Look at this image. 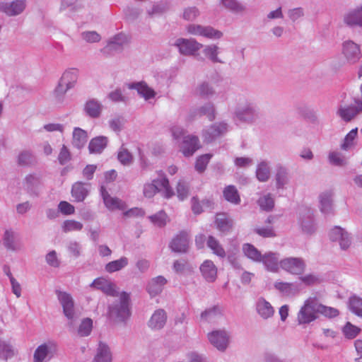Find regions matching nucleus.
<instances>
[{
  "instance_id": "393cba45",
  "label": "nucleus",
  "mask_w": 362,
  "mask_h": 362,
  "mask_svg": "<svg viewBox=\"0 0 362 362\" xmlns=\"http://www.w3.org/2000/svg\"><path fill=\"white\" fill-rule=\"evenodd\" d=\"M200 272L208 282H214L217 277V268L211 260H205L200 266Z\"/></svg>"
},
{
  "instance_id": "603ef678",
  "label": "nucleus",
  "mask_w": 362,
  "mask_h": 362,
  "mask_svg": "<svg viewBox=\"0 0 362 362\" xmlns=\"http://www.w3.org/2000/svg\"><path fill=\"white\" fill-rule=\"evenodd\" d=\"M17 162L19 165L28 166L35 162V156L32 151L25 150L18 154Z\"/></svg>"
},
{
  "instance_id": "a878e982",
  "label": "nucleus",
  "mask_w": 362,
  "mask_h": 362,
  "mask_svg": "<svg viewBox=\"0 0 362 362\" xmlns=\"http://www.w3.org/2000/svg\"><path fill=\"white\" fill-rule=\"evenodd\" d=\"M275 181L276 189H284L290 182V174L288 170L281 165L276 166Z\"/></svg>"
},
{
  "instance_id": "b1692460",
  "label": "nucleus",
  "mask_w": 362,
  "mask_h": 362,
  "mask_svg": "<svg viewBox=\"0 0 362 362\" xmlns=\"http://www.w3.org/2000/svg\"><path fill=\"white\" fill-rule=\"evenodd\" d=\"M83 110L89 117L98 118L103 110V105L96 99H89L85 103Z\"/></svg>"
},
{
  "instance_id": "6ab92c4d",
  "label": "nucleus",
  "mask_w": 362,
  "mask_h": 362,
  "mask_svg": "<svg viewBox=\"0 0 362 362\" xmlns=\"http://www.w3.org/2000/svg\"><path fill=\"white\" fill-rule=\"evenodd\" d=\"M200 147L199 138L196 136L188 135L183 138L181 151L185 156L189 157Z\"/></svg>"
},
{
  "instance_id": "20e7f679",
  "label": "nucleus",
  "mask_w": 362,
  "mask_h": 362,
  "mask_svg": "<svg viewBox=\"0 0 362 362\" xmlns=\"http://www.w3.org/2000/svg\"><path fill=\"white\" fill-rule=\"evenodd\" d=\"M56 293L62 307L63 313L69 320V325L72 327L74 321L78 318L75 312L74 299L69 293L65 291H56Z\"/></svg>"
},
{
  "instance_id": "f3484780",
  "label": "nucleus",
  "mask_w": 362,
  "mask_h": 362,
  "mask_svg": "<svg viewBox=\"0 0 362 362\" xmlns=\"http://www.w3.org/2000/svg\"><path fill=\"white\" fill-rule=\"evenodd\" d=\"M189 233L181 231L170 242V247L175 252H186L189 246Z\"/></svg>"
},
{
  "instance_id": "f704fd0d",
  "label": "nucleus",
  "mask_w": 362,
  "mask_h": 362,
  "mask_svg": "<svg viewBox=\"0 0 362 362\" xmlns=\"http://www.w3.org/2000/svg\"><path fill=\"white\" fill-rule=\"evenodd\" d=\"M257 311L264 319L271 317L274 313L272 305L263 298H259L257 302Z\"/></svg>"
},
{
  "instance_id": "ddd939ff",
  "label": "nucleus",
  "mask_w": 362,
  "mask_h": 362,
  "mask_svg": "<svg viewBox=\"0 0 362 362\" xmlns=\"http://www.w3.org/2000/svg\"><path fill=\"white\" fill-rule=\"evenodd\" d=\"M57 351V346L53 342L45 343L40 345L33 355L34 362H43L47 358H52Z\"/></svg>"
},
{
  "instance_id": "ea45409f",
  "label": "nucleus",
  "mask_w": 362,
  "mask_h": 362,
  "mask_svg": "<svg viewBox=\"0 0 362 362\" xmlns=\"http://www.w3.org/2000/svg\"><path fill=\"white\" fill-rule=\"evenodd\" d=\"M196 93L203 98H209L215 95L216 90L209 82L203 81L197 86Z\"/></svg>"
},
{
  "instance_id": "0e129e2a",
  "label": "nucleus",
  "mask_w": 362,
  "mask_h": 362,
  "mask_svg": "<svg viewBox=\"0 0 362 362\" xmlns=\"http://www.w3.org/2000/svg\"><path fill=\"white\" fill-rule=\"evenodd\" d=\"M83 228V224L75 220H66L63 223L62 229L64 233L81 230Z\"/></svg>"
},
{
  "instance_id": "1a4fd4ad",
  "label": "nucleus",
  "mask_w": 362,
  "mask_h": 362,
  "mask_svg": "<svg viewBox=\"0 0 362 362\" xmlns=\"http://www.w3.org/2000/svg\"><path fill=\"white\" fill-rule=\"evenodd\" d=\"M228 124L226 122H216L203 132V137L206 142L209 143L216 138L223 136L228 131Z\"/></svg>"
},
{
  "instance_id": "473e14b6",
  "label": "nucleus",
  "mask_w": 362,
  "mask_h": 362,
  "mask_svg": "<svg viewBox=\"0 0 362 362\" xmlns=\"http://www.w3.org/2000/svg\"><path fill=\"white\" fill-rule=\"evenodd\" d=\"M86 184L82 182H76L72 185L71 195L76 202H83L89 193V189L86 187Z\"/></svg>"
},
{
  "instance_id": "bf43d9fd",
  "label": "nucleus",
  "mask_w": 362,
  "mask_h": 362,
  "mask_svg": "<svg viewBox=\"0 0 362 362\" xmlns=\"http://www.w3.org/2000/svg\"><path fill=\"white\" fill-rule=\"evenodd\" d=\"M211 157L212 155L210 153L204 154L198 157L195 163L196 170L199 173H203L206 170Z\"/></svg>"
},
{
  "instance_id": "2eb2a0df",
  "label": "nucleus",
  "mask_w": 362,
  "mask_h": 362,
  "mask_svg": "<svg viewBox=\"0 0 362 362\" xmlns=\"http://www.w3.org/2000/svg\"><path fill=\"white\" fill-rule=\"evenodd\" d=\"M206 116L209 121H214L216 118V108L211 102H208L202 106L191 110L189 117L191 119L197 117Z\"/></svg>"
},
{
  "instance_id": "c85d7f7f",
  "label": "nucleus",
  "mask_w": 362,
  "mask_h": 362,
  "mask_svg": "<svg viewBox=\"0 0 362 362\" xmlns=\"http://www.w3.org/2000/svg\"><path fill=\"white\" fill-rule=\"evenodd\" d=\"M215 224L219 231L227 233L232 230L233 221L226 214H218L216 216Z\"/></svg>"
},
{
  "instance_id": "37998d69",
  "label": "nucleus",
  "mask_w": 362,
  "mask_h": 362,
  "mask_svg": "<svg viewBox=\"0 0 362 362\" xmlns=\"http://www.w3.org/2000/svg\"><path fill=\"white\" fill-rule=\"evenodd\" d=\"M320 211L322 213L329 214L332 211V201L331 194L322 193L320 195Z\"/></svg>"
},
{
  "instance_id": "a19ab883",
  "label": "nucleus",
  "mask_w": 362,
  "mask_h": 362,
  "mask_svg": "<svg viewBox=\"0 0 362 362\" xmlns=\"http://www.w3.org/2000/svg\"><path fill=\"white\" fill-rule=\"evenodd\" d=\"M206 245L209 247L214 254L221 258L226 257V252L219 241L212 235H209L206 240Z\"/></svg>"
},
{
  "instance_id": "f8f14e48",
  "label": "nucleus",
  "mask_w": 362,
  "mask_h": 362,
  "mask_svg": "<svg viewBox=\"0 0 362 362\" xmlns=\"http://www.w3.org/2000/svg\"><path fill=\"white\" fill-rule=\"evenodd\" d=\"M229 337V334L225 330H216L208 334L211 344L220 351H224L227 349Z\"/></svg>"
},
{
  "instance_id": "dca6fc26",
  "label": "nucleus",
  "mask_w": 362,
  "mask_h": 362,
  "mask_svg": "<svg viewBox=\"0 0 362 362\" xmlns=\"http://www.w3.org/2000/svg\"><path fill=\"white\" fill-rule=\"evenodd\" d=\"M100 194L103 199L105 206L111 211L115 209L124 210L127 209V205L124 202L117 197H112L106 190L105 187H100Z\"/></svg>"
},
{
  "instance_id": "72a5a7b5",
  "label": "nucleus",
  "mask_w": 362,
  "mask_h": 362,
  "mask_svg": "<svg viewBox=\"0 0 362 362\" xmlns=\"http://www.w3.org/2000/svg\"><path fill=\"white\" fill-rule=\"evenodd\" d=\"M112 354L109 346L103 343L100 342L97 349L96 354L93 362H111Z\"/></svg>"
},
{
  "instance_id": "2f4dec72",
  "label": "nucleus",
  "mask_w": 362,
  "mask_h": 362,
  "mask_svg": "<svg viewBox=\"0 0 362 362\" xmlns=\"http://www.w3.org/2000/svg\"><path fill=\"white\" fill-rule=\"evenodd\" d=\"M87 141L88 134L86 131L79 127H75L73 131L72 145L78 149H81L85 146Z\"/></svg>"
},
{
  "instance_id": "412c9836",
  "label": "nucleus",
  "mask_w": 362,
  "mask_h": 362,
  "mask_svg": "<svg viewBox=\"0 0 362 362\" xmlns=\"http://www.w3.org/2000/svg\"><path fill=\"white\" fill-rule=\"evenodd\" d=\"M340 106L337 110V115L345 122H350L360 112H362V105Z\"/></svg>"
},
{
  "instance_id": "c756f323",
  "label": "nucleus",
  "mask_w": 362,
  "mask_h": 362,
  "mask_svg": "<svg viewBox=\"0 0 362 362\" xmlns=\"http://www.w3.org/2000/svg\"><path fill=\"white\" fill-rule=\"evenodd\" d=\"M108 138L105 136H98L93 138L88 144L90 153H101L106 148Z\"/></svg>"
},
{
  "instance_id": "5fc2aeb1",
  "label": "nucleus",
  "mask_w": 362,
  "mask_h": 362,
  "mask_svg": "<svg viewBox=\"0 0 362 362\" xmlns=\"http://www.w3.org/2000/svg\"><path fill=\"white\" fill-rule=\"evenodd\" d=\"M221 4L226 9L234 13H240L246 9L245 6L237 0H221Z\"/></svg>"
},
{
  "instance_id": "4be33fe9",
  "label": "nucleus",
  "mask_w": 362,
  "mask_h": 362,
  "mask_svg": "<svg viewBox=\"0 0 362 362\" xmlns=\"http://www.w3.org/2000/svg\"><path fill=\"white\" fill-rule=\"evenodd\" d=\"M167 321V314L163 309L156 310L149 321L148 322V327L155 330H159L163 328Z\"/></svg>"
},
{
  "instance_id": "a18cd8bd",
  "label": "nucleus",
  "mask_w": 362,
  "mask_h": 362,
  "mask_svg": "<svg viewBox=\"0 0 362 362\" xmlns=\"http://www.w3.org/2000/svg\"><path fill=\"white\" fill-rule=\"evenodd\" d=\"M203 52H204V55L209 59H210L213 63H220V64L224 63V62H223L221 59H220L218 57V46H216L215 45H206L204 47Z\"/></svg>"
},
{
  "instance_id": "5701e85b",
  "label": "nucleus",
  "mask_w": 362,
  "mask_h": 362,
  "mask_svg": "<svg viewBox=\"0 0 362 362\" xmlns=\"http://www.w3.org/2000/svg\"><path fill=\"white\" fill-rule=\"evenodd\" d=\"M167 284V280L163 276H158L152 279L146 286V291L151 297L160 294L164 286Z\"/></svg>"
},
{
  "instance_id": "49530a36",
  "label": "nucleus",
  "mask_w": 362,
  "mask_h": 362,
  "mask_svg": "<svg viewBox=\"0 0 362 362\" xmlns=\"http://www.w3.org/2000/svg\"><path fill=\"white\" fill-rule=\"evenodd\" d=\"M15 354V350L13 346L8 342L0 339V358L6 361L13 357Z\"/></svg>"
},
{
  "instance_id": "7c9ffc66",
  "label": "nucleus",
  "mask_w": 362,
  "mask_h": 362,
  "mask_svg": "<svg viewBox=\"0 0 362 362\" xmlns=\"http://www.w3.org/2000/svg\"><path fill=\"white\" fill-rule=\"evenodd\" d=\"M264 265L268 271L276 272L279 269V254L269 252L262 255V260Z\"/></svg>"
},
{
  "instance_id": "c03bdc74",
  "label": "nucleus",
  "mask_w": 362,
  "mask_h": 362,
  "mask_svg": "<svg viewBox=\"0 0 362 362\" xmlns=\"http://www.w3.org/2000/svg\"><path fill=\"white\" fill-rule=\"evenodd\" d=\"M260 209L265 211H271L274 207V199L270 193L260 197L257 200Z\"/></svg>"
},
{
  "instance_id": "338daca9",
  "label": "nucleus",
  "mask_w": 362,
  "mask_h": 362,
  "mask_svg": "<svg viewBox=\"0 0 362 362\" xmlns=\"http://www.w3.org/2000/svg\"><path fill=\"white\" fill-rule=\"evenodd\" d=\"M318 313L322 314L327 317H334L339 315V311L336 308L332 307H327L321 304L318 301Z\"/></svg>"
},
{
  "instance_id": "79ce46f5",
  "label": "nucleus",
  "mask_w": 362,
  "mask_h": 362,
  "mask_svg": "<svg viewBox=\"0 0 362 362\" xmlns=\"http://www.w3.org/2000/svg\"><path fill=\"white\" fill-rule=\"evenodd\" d=\"M128 264V259L122 257L120 259L110 262L105 265V270L108 273H113L121 270Z\"/></svg>"
},
{
  "instance_id": "69168bd1",
  "label": "nucleus",
  "mask_w": 362,
  "mask_h": 362,
  "mask_svg": "<svg viewBox=\"0 0 362 362\" xmlns=\"http://www.w3.org/2000/svg\"><path fill=\"white\" fill-rule=\"evenodd\" d=\"M159 185L160 189H163V196L165 198H171L175 194L173 189L170 186L169 180L167 177L160 179Z\"/></svg>"
},
{
  "instance_id": "13d9d810",
  "label": "nucleus",
  "mask_w": 362,
  "mask_h": 362,
  "mask_svg": "<svg viewBox=\"0 0 362 362\" xmlns=\"http://www.w3.org/2000/svg\"><path fill=\"white\" fill-rule=\"evenodd\" d=\"M4 245L10 250H16L17 247L15 244L14 233L11 230H6L4 235Z\"/></svg>"
},
{
  "instance_id": "f03ea898",
  "label": "nucleus",
  "mask_w": 362,
  "mask_h": 362,
  "mask_svg": "<svg viewBox=\"0 0 362 362\" xmlns=\"http://www.w3.org/2000/svg\"><path fill=\"white\" fill-rule=\"evenodd\" d=\"M235 118L244 123L252 124L259 118V110L253 102L244 95L236 98Z\"/></svg>"
},
{
  "instance_id": "aec40b11",
  "label": "nucleus",
  "mask_w": 362,
  "mask_h": 362,
  "mask_svg": "<svg viewBox=\"0 0 362 362\" xmlns=\"http://www.w3.org/2000/svg\"><path fill=\"white\" fill-rule=\"evenodd\" d=\"M344 23L349 27H362V5L350 10L344 16Z\"/></svg>"
},
{
  "instance_id": "8fccbe9b",
  "label": "nucleus",
  "mask_w": 362,
  "mask_h": 362,
  "mask_svg": "<svg viewBox=\"0 0 362 362\" xmlns=\"http://www.w3.org/2000/svg\"><path fill=\"white\" fill-rule=\"evenodd\" d=\"M117 159L123 165H130L134 160L132 154L124 146L120 147L117 153Z\"/></svg>"
},
{
  "instance_id": "58836bf2",
  "label": "nucleus",
  "mask_w": 362,
  "mask_h": 362,
  "mask_svg": "<svg viewBox=\"0 0 362 362\" xmlns=\"http://www.w3.org/2000/svg\"><path fill=\"white\" fill-rule=\"evenodd\" d=\"M223 197L226 201L233 204H239L240 203V197L237 188L234 185H228L226 187L223 192Z\"/></svg>"
},
{
  "instance_id": "0eeeda50",
  "label": "nucleus",
  "mask_w": 362,
  "mask_h": 362,
  "mask_svg": "<svg viewBox=\"0 0 362 362\" xmlns=\"http://www.w3.org/2000/svg\"><path fill=\"white\" fill-rule=\"evenodd\" d=\"M174 45L177 47L181 54L185 56L194 55L203 45L194 39L178 38Z\"/></svg>"
},
{
  "instance_id": "de8ad7c7",
  "label": "nucleus",
  "mask_w": 362,
  "mask_h": 362,
  "mask_svg": "<svg viewBox=\"0 0 362 362\" xmlns=\"http://www.w3.org/2000/svg\"><path fill=\"white\" fill-rule=\"evenodd\" d=\"M61 79L62 80V84H65L67 89H71L74 86L77 81V73L73 69L66 71L61 77Z\"/></svg>"
},
{
  "instance_id": "3c124183",
  "label": "nucleus",
  "mask_w": 362,
  "mask_h": 362,
  "mask_svg": "<svg viewBox=\"0 0 362 362\" xmlns=\"http://www.w3.org/2000/svg\"><path fill=\"white\" fill-rule=\"evenodd\" d=\"M349 307L352 313L362 317V298L356 296L349 298Z\"/></svg>"
},
{
  "instance_id": "423d86ee",
  "label": "nucleus",
  "mask_w": 362,
  "mask_h": 362,
  "mask_svg": "<svg viewBox=\"0 0 362 362\" xmlns=\"http://www.w3.org/2000/svg\"><path fill=\"white\" fill-rule=\"evenodd\" d=\"M280 267L287 272L294 274H302L305 269L303 259L298 257H287L279 262Z\"/></svg>"
},
{
  "instance_id": "09e8293b",
  "label": "nucleus",
  "mask_w": 362,
  "mask_h": 362,
  "mask_svg": "<svg viewBox=\"0 0 362 362\" xmlns=\"http://www.w3.org/2000/svg\"><path fill=\"white\" fill-rule=\"evenodd\" d=\"M124 42L125 36L123 34H117L110 40L107 48L110 51L120 50Z\"/></svg>"
},
{
  "instance_id": "c9c22d12",
  "label": "nucleus",
  "mask_w": 362,
  "mask_h": 362,
  "mask_svg": "<svg viewBox=\"0 0 362 362\" xmlns=\"http://www.w3.org/2000/svg\"><path fill=\"white\" fill-rule=\"evenodd\" d=\"M271 174V169L268 162L265 160L261 161L257 164L256 169V177L262 182H265L269 180Z\"/></svg>"
},
{
  "instance_id": "4c0bfd02",
  "label": "nucleus",
  "mask_w": 362,
  "mask_h": 362,
  "mask_svg": "<svg viewBox=\"0 0 362 362\" xmlns=\"http://www.w3.org/2000/svg\"><path fill=\"white\" fill-rule=\"evenodd\" d=\"M274 288L286 296L295 295L299 291L297 284L288 282H275Z\"/></svg>"
},
{
  "instance_id": "39448f33",
  "label": "nucleus",
  "mask_w": 362,
  "mask_h": 362,
  "mask_svg": "<svg viewBox=\"0 0 362 362\" xmlns=\"http://www.w3.org/2000/svg\"><path fill=\"white\" fill-rule=\"evenodd\" d=\"M299 223L303 233L306 234H313L317 228L314 217L313 211L308 207H303L299 213Z\"/></svg>"
},
{
  "instance_id": "774afa93",
  "label": "nucleus",
  "mask_w": 362,
  "mask_h": 362,
  "mask_svg": "<svg viewBox=\"0 0 362 362\" xmlns=\"http://www.w3.org/2000/svg\"><path fill=\"white\" fill-rule=\"evenodd\" d=\"M125 119L123 117H116L109 121V125L112 130L116 132H119L124 127L125 124Z\"/></svg>"
},
{
  "instance_id": "e433bc0d",
  "label": "nucleus",
  "mask_w": 362,
  "mask_h": 362,
  "mask_svg": "<svg viewBox=\"0 0 362 362\" xmlns=\"http://www.w3.org/2000/svg\"><path fill=\"white\" fill-rule=\"evenodd\" d=\"M243 252L248 259L254 262H261L262 260V255L261 252L250 243L243 244Z\"/></svg>"
},
{
  "instance_id": "9d476101",
  "label": "nucleus",
  "mask_w": 362,
  "mask_h": 362,
  "mask_svg": "<svg viewBox=\"0 0 362 362\" xmlns=\"http://www.w3.org/2000/svg\"><path fill=\"white\" fill-rule=\"evenodd\" d=\"M342 53L349 64L356 63L362 57L360 46L352 40L343 42Z\"/></svg>"
},
{
  "instance_id": "7ed1b4c3",
  "label": "nucleus",
  "mask_w": 362,
  "mask_h": 362,
  "mask_svg": "<svg viewBox=\"0 0 362 362\" xmlns=\"http://www.w3.org/2000/svg\"><path fill=\"white\" fill-rule=\"evenodd\" d=\"M318 311V300L316 298H308L298 313V325H308L315 321L319 317Z\"/></svg>"
},
{
  "instance_id": "e2e57ef3",
  "label": "nucleus",
  "mask_w": 362,
  "mask_h": 362,
  "mask_svg": "<svg viewBox=\"0 0 362 362\" xmlns=\"http://www.w3.org/2000/svg\"><path fill=\"white\" fill-rule=\"evenodd\" d=\"M361 332V329L348 322L343 327V333L348 339L355 338Z\"/></svg>"
},
{
  "instance_id": "6e6552de",
  "label": "nucleus",
  "mask_w": 362,
  "mask_h": 362,
  "mask_svg": "<svg viewBox=\"0 0 362 362\" xmlns=\"http://www.w3.org/2000/svg\"><path fill=\"white\" fill-rule=\"evenodd\" d=\"M187 30L192 35H200L209 39H220L223 36L221 31L211 26L191 24L187 26Z\"/></svg>"
},
{
  "instance_id": "864d4df0",
  "label": "nucleus",
  "mask_w": 362,
  "mask_h": 362,
  "mask_svg": "<svg viewBox=\"0 0 362 362\" xmlns=\"http://www.w3.org/2000/svg\"><path fill=\"white\" fill-rule=\"evenodd\" d=\"M160 179H154L151 183L144 185V194L147 198L153 197L156 192L160 191Z\"/></svg>"
},
{
  "instance_id": "cd10ccee",
  "label": "nucleus",
  "mask_w": 362,
  "mask_h": 362,
  "mask_svg": "<svg viewBox=\"0 0 362 362\" xmlns=\"http://www.w3.org/2000/svg\"><path fill=\"white\" fill-rule=\"evenodd\" d=\"M24 187L28 193L37 195V188L41 185L40 175L29 174L24 179Z\"/></svg>"
},
{
  "instance_id": "9b49d317",
  "label": "nucleus",
  "mask_w": 362,
  "mask_h": 362,
  "mask_svg": "<svg viewBox=\"0 0 362 362\" xmlns=\"http://www.w3.org/2000/svg\"><path fill=\"white\" fill-rule=\"evenodd\" d=\"M329 239L332 242H338L341 250H347L351 243L349 233L339 226L334 227L329 233Z\"/></svg>"
},
{
  "instance_id": "f257e3e1",
  "label": "nucleus",
  "mask_w": 362,
  "mask_h": 362,
  "mask_svg": "<svg viewBox=\"0 0 362 362\" xmlns=\"http://www.w3.org/2000/svg\"><path fill=\"white\" fill-rule=\"evenodd\" d=\"M130 296L122 291L119 295V299L110 304L107 308L108 318L115 322H124L131 316Z\"/></svg>"
},
{
  "instance_id": "bb28decb",
  "label": "nucleus",
  "mask_w": 362,
  "mask_h": 362,
  "mask_svg": "<svg viewBox=\"0 0 362 362\" xmlns=\"http://www.w3.org/2000/svg\"><path fill=\"white\" fill-rule=\"evenodd\" d=\"M128 87L129 89L136 90L138 94L146 100L153 98L156 95V92L143 81L129 83Z\"/></svg>"
},
{
  "instance_id": "6e6d98bb",
  "label": "nucleus",
  "mask_w": 362,
  "mask_h": 362,
  "mask_svg": "<svg viewBox=\"0 0 362 362\" xmlns=\"http://www.w3.org/2000/svg\"><path fill=\"white\" fill-rule=\"evenodd\" d=\"M148 218L155 226L159 228H163L167 223L168 216L164 211L161 210L158 213L150 216Z\"/></svg>"
},
{
  "instance_id": "680f3d73",
  "label": "nucleus",
  "mask_w": 362,
  "mask_h": 362,
  "mask_svg": "<svg viewBox=\"0 0 362 362\" xmlns=\"http://www.w3.org/2000/svg\"><path fill=\"white\" fill-rule=\"evenodd\" d=\"M329 161L332 165L336 166H344L346 164V158L339 152H331L329 154Z\"/></svg>"
},
{
  "instance_id": "4d7b16f0",
  "label": "nucleus",
  "mask_w": 362,
  "mask_h": 362,
  "mask_svg": "<svg viewBox=\"0 0 362 362\" xmlns=\"http://www.w3.org/2000/svg\"><path fill=\"white\" fill-rule=\"evenodd\" d=\"M93 329V321L90 318H85L81 322L78 329V334L80 337H87L88 336Z\"/></svg>"
},
{
  "instance_id": "052dcab7",
  "label": "nucleus",
  "mask_w": 362,
  "mask_h": 362,
  "mask_svg": "<svg viewBox=\"0 0 362 362\" xmlns=\"http://www.w3.org/2000/svg\"><path fill=\"white\" fill-rule=\"evenodd\" d=\"M221 314V310L218 306H213L209 309L205 310L201 314V319L204 321H211L214 320L217 315Z\"/></svg>"
},
{
  "instance_id": "a211bd4d",
  "label": "nucleus",
  "mask_w": 362,
  "mask_h": 362,
  "mask_svg": "<svg viewBox=\"0 0 362 362\" xmlns=\"http://www.w3.org/2000/svg\"><path fill=\"white\" fill-rule=\"evenodd\" d=\"M90 286H93L97 289L101 290L107 296L116 297L119 296V292L115 284L103 278L95 279Z\"/></svg>"
},
{
  "instance_id": "4468645a",
  "label": "nucleus",
  "mask_w": 362,
  "mask_h": 362,
  "mask_svg": "<svg viewBox=\"0 0 362 362\" xmlns=\"http://www.w3.org/2000/svg\"><path fill=\"white\" fill-rule=\"evenodd\" d=\"M25 8V1L16 0L12 2H0V12L8 16H15L21 14Z\"/></svg>"
}]
</instances>
